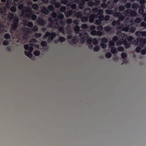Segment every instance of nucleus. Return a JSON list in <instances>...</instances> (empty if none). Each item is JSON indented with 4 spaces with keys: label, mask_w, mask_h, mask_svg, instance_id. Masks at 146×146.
Returning a JSON list of instances; mask_svg holds the SVG:
<instances>
[{
    "label": "nucleus",
    "mask_w": 146,
    "mask_h": 146,
    "mask_svg": "<svg viewBox=\"0 0 146 146\" xmlns=\"http://www.w3.org/2000/svg\"><path fill=\"white\" fill-rule=\"evenodd\" d=\"M8 18L9 21H12L13 23L11 25V29L13 31H15L17 29L19 22V18L17 17L14 18V15L13 13H9L8 16Z\"/></svg>",
    "instance_id": "obj_1"
},
{
    "label": "nucleus",
    "mask_w": 146,
    "mask_h": 146,
    "mask_svg": "<svg viewBox=\"0 0 146 146\" xmlns=\"http://www.w3.org/2000/svg\"><path fill=\"white\" fill-rule=\"evenodd\" d=\"M33 11L32 10L31 13H30L29 12H27V13H25V11H23L22 14L23 16L26 18L31 19L33 21L37 19V16L36 15L33 14Z\"/></svg>",
    "instance_id": "obj_2"
},
{
    "label": "nucleus",
    "mask_w": 146,
    "mask_h": 146,
    "mask_svg": "<svg viewBox=\"0 0 146 146\" xmlns=\"http://www.w3.org/2000/svg\"><path fill=\"white\" fill-rule=\"evenodd\" d=\"M96 29V27L94 25H92L90 27V30L91 31V34L92 36L97 35L98 36H101L103 34L102 32L96 31L95 29Z\"/></svg>",
    "instance_id": "obj_3"
},
{
    "label": "nucleus",
    "mask_w": 146,
    "mask_h": 146,
    "mask_svg": "<svg viewBox=\"0 0 146 146\" xmlns=\"http://www.w3.org/2000/svg\"><path fill=\"white\" fill-rule=\"evenodd\" d=\"M18 8L20 9H22V11L21 14L23 16L22 11H25V13H27V12H29L31 13L32 12V9L31 7H24V5L22 4H21L19 5L18 6Z\"/></svg>",
    "instance_id": "obj_4"
},
{
    "label": "nucleus",
    "mask_w": 146,
    "mask_h": 146,
    "mask_svg": "<svg viewBox=\"0 0 146 146\" xmlns=\"http://www.w3.org/2000/svg\"><path fill=\"white\" fill-rule=\"evenodd\" d=\"M71 7L72 10L65 12L64 13L66 17H70L71 15L73 14V0H71Z\"/></svg>",
    "instance_id": "obj_5"
},
{
    "label": "nucleus",
    "mask_w": 146,
    "mask_h": 146,
    "mask_svg": "<svg viewBox=\"0 0 146 146\" xmlns=\"http://www.w3.org/2000/svg\"><path fill=\"white\" fill-rule=\"evenodd\" d=\"M137 41L139 42L140 43L139 46H141V48L143 47L145 44H146V38H143L140 37L137 38Z\"/></svg>",
    "instance_id": "obj_6"
},
{
    "label": "nucleus",
    "mask_w": 146,
    "mask_h": 146,
    "mask_svg": "<svg viewBox=\"0 0 146 146\" xmlns=\"http://www.w3.org/2000/svg\"><path fill=\"white\" fill-rule=\"evenodd\" d=\"M55 25L53 26V28H58V31L60 33H62L63 34L65 33V29L63 27L61 26L59 27V23L58 22L55 23Z\"/></svg>",
    "instance_id": "obj_7"
},
{
    "label": "nucleus",
    "mask_w": 146,
    "mask_h": 146,
    "mask_svg": "<svg viewBox=\"0 0 146 146\" xmlns=\"http://www.w3.org/2000/svg\"><path fill=\"white\" fill-rule=\"evenodd\" d=\"M80 36L82 39L81 40V42L82 43H84L86 41V40L88 37V35L86 33H80Z\"/></svg>",
    "instance_id": "obj_8"
},
{
    "label": "nucleus",
    "mask_w": 146,
    "mask_h": 146,
    "mask_svg": "<svg viewBox=\"0 0 146 146\" xmlns=\"http://www.w3.org/2000/svg\"><path fill=\"white\" fill-rule=\"evenodd\" d=\"M80 36L82 39L81 40V42L82 43H84L86 41V40L88 37V35L86 33H80Z\"/></svg>",
    "instance_id": "obj_9"
},
{
    "label": "nucleus",
    "mask_w": 146,
    "mask_h": 146,
    "mask_svg": "<svg viewBox=\"0 0 146 146\" xmlns=\"http://www.w3.org/2000/svg\"><path fill=\"white\" fill-rule=\"evenodd\" d=\"M76 7V5L74 3V10L75 9ZM76 16L78 19H80L83 16V13L82 12L79 11L78 12L75 13V11L74 10V16Z\"/></svg>",
    "instance_id": "obj_10"
},
{
    "label": "nucleus",
    "mask_w": 146,
    "mask_h": 146,
    "mask_svg": "<svg viewBox=\"0 0 146 146\" xmlns=\"http://www.w3.org/2000/svg\"><path fill=\"white\" fill-rule=\"evenodd\" d=\"M36 22L38 25H40L43 26L45 24V22L41 18H38L36 20Z\"/></svg>",
    "instance_id": "obj_11"
},
{
    "label": "nucleus",
    "mask_w": 146,
    "mask_h": 146,
    "mask_svg": "<svg viewBox=\"0 0 146 146\" xmlns=\"http://www.w3.org/2000/svg\"><path fill=\"white\" fill-rule=\"evenodd\" d=\"M116 29H120L122 31H124L126 32L128 31L129 29V27H125L123 25L119 26V27L118 28H117Z\"/></svg>",
    "instance_id": "obj_12"
},
{
    "label": "nucleus",
    "mask_w": 146,
    "mask_h": 146,
    "mask_svg": "<svg viewBox=\"0 0 146 146\" xmlns=\"http://www.w3.org/2000/svg\"><path fill=\"white\" fill-rule=\"evenodd\" d=\"M50 2L52 4L54 5L56 8H58L61 6L60 3L59 2H56V0H52Z\"/></svg>",
    "instance_id": "obj_13"
},
{
    "label": "nucleus",
    "mask_w": 146,
    "mask_h": 146,
    "mask_svg": "<svg viewBox=\"0 0 146 146\" xmlns=\"http://www.w3.org/2000/svg\"><path fill=\"white\" fill-rule=\"evenodd\" d=\"M138 16L137 14L136 11L134 10H132L131 9L130 11L129 16L131 17H137Z\"/></svg>",
    "instance_id": "obj_14"
},
{
    "label": "nucleus",
    "mask_w": 146,
    "mask_h": 146,
    "mask_svg": "<svg viewBox=\"0 0 146 146\" xmlns=\"http://www.w3.org/2000/svg\"><path fill=\"white\" fill-rule=\"evenodd\" d=\"M91 13V10L89 8H87L85 9L84 10L83 13L85 15H88Z\"/></svg>",
    "instance_id": "obj_15"
},
{
    "label": "nucleus",
    "mask_w": 146,
    "mask_h": 146,
    "mask_svg": "<svg viewBox=\"0 0 146 146\" xmlns=\"http://www.w3.org/2000/svg\"><path fill=\"white\" fill-rule=\"evenodd\" d=\"M32 29H29L27 27H25L23 29L24 34H29L31 33Z\"/></svg>",
    "instance_id": "obj_16"
},
{
    "label": "nucleus",
    "mask_w": 146,
    "mask_h": 146,
    "mask_svg": "<svg viewBox=\"0 0 146 146\" xmlns=\"http://www.w3.org/2000/svg\"><path fill=\"white\" fill-rule=\"evenodd\" d=\"M41 12L42 13L46 15H47L49 13L48 10L45 7H43L41 9Z\"/></svg>",
    "instance_id": "obj_17"
},
{
    "label": "nucleus",
    "mask_w": 146,
    "mask_h": 146,
    "mask_svg": "<svg viewBox=\"0 0 146 146\" xmlns=\"http://www.w3.org/2000/svg\"><path fill=\"white\" fill-rule=\"evenodd\" d=\"M113 29L112 27H111L108 26H107L104 28V31L107 32H110L111 33L113 32L112 29Z\"/></svg>",
    "instance_id": "obj_18"
},
{
    "label": "nucleus",
    "mask_w": 146,
    "mask_h": 146,
    "mask_svg": "<svg viewBox=\"0 0 146 146\" xmlns=\"http://www.w3.org/2000/svg\"><path fill=\"white\" fill-rule=\"evenodd\" d=\"M56 33L55 32H52L50 33V34H49V36L48 37L50 38L52 41L53 40L54 38L56 37Z\"/></svg>",
    "instance_id": "obj_19"
},
{
    "label": "nucleus",
    "mask_w": 146,
    "mask_h": 146,
    "mask_svg": "<svg viewBox=\"0 0 146 146\" xmlns=\"http://www.w3.org/2000/svg\"><path fill=\"white\" fill-rule=\"evenodd\" d=\"M139 14L141 15V14H143L144 12V8H145V6L144 5H140L139 7Z\"/></svg>",
    "instance_id": "obj_20"
},
{
    "label": "nucleus",
    "mask_w": 146,
    "mask_h": 146,
    "mask_svg": "<svg viewBox=\"0 0 146 146\" xmlns=\"http://www.w3.org/2000/svg\"><path fill=\"white\" fill-rule=\"evenodd\" d=\"M1 13L2 15H4L6 12V9L5 7L3 6L0 9Z\"/></svg>",
    "instance_id": "obj_21"
},
{
    "label": "nucleus",
    "mask_w": 146,
    "mask_h": 146,
    "mask_svg": "<svg viewBox=\"0 0 146 146\" xmlns=\"http://www.w3.org/2000/svg\"><path fill=\"white\" fill-rule=\"evenodd\" d=\"M48 21L49 22H51V23L49 25V27H53V26L55 25H54V22L52 18L51 17H50L48 19Z\"/></svg>",
    "instance_id": "obj_22"
},
{
    "label": "nucleus",
    "mask_w": 146,
    "mask_h": 146,
    "mask_svg": "<svg viewBox=\"0 0 146 146\" xmlns=\"http://www.w3.org/2000/svg\"><path fill=\"white\" fill-rule=\"evenodd\" d=\"M75 2L78 4H85V2L84 0H74V3Z\"/></svg>",
    "instance_id": "obj_23"
},
{
    "label": "nucleus",
    "mask_w": 146,
    "mask_h": 146,
    "mask_svg": "<svg viewBox=\"0 0 146 146\" xmlns=\"http://www.w3.org/2000/svg\"><path fill=\"white\" fill-rule=\"evenodd\" d=\"M131 10L130 9H127L126 10L124 11L123 14L124 15L126 16H129L130 11Z\"/></svg>",
    "instance_id": "obj_24"
},
{
    "label": "nucleus",
    "mask_w": 146,
    "mask_h": 146,
    "mask_svg": "<svg viewBox=\"0 0 146 146\" xmlns=\"http://www.w3.org/2000/svg\"><path fill=\"white\" fill-rule=\"evenodd\" d=\"M25 55H27L28 57L31 58L33 56L32 54L28 51H25Z\"/></svg>",
    "instance_id": "obj_25"
},
{
    "label": "nucleus",
    "mask_w": 146,
    "mask_h": 146,
    "mask_svg": "<svg viewBox=\"0 0 146 146\" xmlns=\"http://www.w3.org/2000/svg\"><path fill=\"white\" fill-rule=\"evenodd\" d=\"M118 20L120 21H122L124 19V17L122 15V13L118 17Z\"/></svg>",
    "instance_id": "obj_26"
},
{
    "label": "nucleus",
    "mask_w": 146,
    "mask_h": 146,
    "mask_svg": "<svg viewBox=\"0 0 146 146\" xmlns=\"http://www.w3.org/2000/svg\"><path fill=\"white\" fill-rule=\"evenodd\" d=\"M81 21L82 22H86L88 20V19L86 17H84L83 16L82 17L81 19Z\"/></svg>",
    "instance_id": "obj_27"
},
{
    "label": "nucleus",
    "mask_w": 146,
    "mask_h": 146,
    "mask_svg": "<svg viewBox=\"0 0 146 146\" xmlns=\"http://www.w3.org/2000/svg\"><path fill=\"white\" fill-rule=\"evenodd\" d=\"M98 25V26H97L96 27L97 30H98V31L102 32L104 30L103 27L101 25Z\"/></svg>",
    "instance_id": "obj_28"
},
{
    "label": "nucleus",
    "mask_w": 146,
    "mask_h": 146,
    "mask_svg": "<svg viewBox=\"0 0 146 146\" xmlns=\"http://www.w3.org/2000/svg\"><path fill=\"white\" fill-rule=\"evenodd\" d=\"M111 52L112 54H116L117 52V49L114 47L111 48Z\"/></svg>",
    "instance_id": "obj_29"
},
{
    "label": "nucleus",
    "mask_w": 146,
    "mask_h": 146,
    "mask_svg": "<svg viewBox=\"0 0 146 146\" xmlns=\"http://www.w3.org/2000/svg\"><path fill=\"white\" fill-rule=\"evenodd\" d=\"M121 14V12H113V13L112 14L113 16L114 17H118V16L120 14Z\"/></svg>",
    "instance_id": "obj_30"
},
{
    "label": "nucleus",
    "mask_w": 146,
    "mask_h": 146,
    "mask_svg": "<svg viewBox=\"0 0 146 146\" xmlns=\"http://www.w3.org/2000/svg\"><path fill=\"white\" fill-rule=\"evenodd\" d=\"M113 11L112 10H109L107 9L106 11V13L107 14L111 15L113 13Z\"/></svg>",
    "instance_id": "obj_31"
},
{
    "label": "nucleus",
    "mask_w": 146,
    "mask_h": 146,
    "mask_svg": "<svg viewBox=\"0 0 146 146\" xmlns=\"http://www.w3.org/2000/svg\"><path fill=\"white\" fill-rule=\"evenodd\" d=\"M25 22L27 23V26L30 28H32L33 27V24L31 22H28L27 21H25Z\"/></svg>",
    "instance_id": "obj_32"
},
{
    "label": "nucleus",
    "mask_w": 146,
    "mask_h": 146,
    "mask_svg": "<svg viewBox=\"0 0 146 146\" xmlns=\"http://www.w3.org/2000/svg\"><path fill=\"white\" fill-rule=\"evenodd\" d=\"M32 8L35 10H37L38 9L39 7L38 5L34 3L32 5Z\"/></svg>",
    "instance_id": "obj_33"
},
{
    "label": "nucleus",
    "mask_w": 146,
    "mask_h": 146,
    "mask_svg": "<svg viewBox=\"0 0 146 146\" xmlns=\"http://www.w3.org/2000/svg\"><path fill=\"white\" fill-rule=\"evenodd\" d=\"M139 6L138 4L134 3L132 5V8L133 9H137V8L139 7Z\"/></svg>",
    "instance_id": "obj_34"
},
{
    "label": "nucleus",
    "mask_w": 146,
    "mask_h": 146,
    "mask_svg": "<svg viewBox=\"0 0 146 146\" xmlns=\"http://www.w3.org/2000/svg\"><path fill=\"white\" fill-rule=\"evenodd\" d=\"M54 6L52 5H50L48 7V10L50 11H54Z\"/></svg>",
    "instance_id": "obj_35"
},
{
    "label": "nucleus",
    "mask_w": 146,
    "mask_h": 146,
    "mask_svg": "<svg viewBox=\"0 0 146 146\" xmlns=\"http://www.w3.org/2000/svg\"><path fill=\"white\" fill-rule=\"evenodd\" d=\"M4 38L8 40L11 38V36L9 34L6 33L5 34Z\"/></svg>",
    "instance_id": "obj_36"
},
{
    "label": "nucleus",
    "mask_w": 146,
    "mask_h": 146,
    "mask_svg": "<svg viewBox=\"0 0 146 146\" xmlns=\"http://www.w3.org/2000/svg\"><path fill=\"white\" fill-rule=\"evenodd\" d=\"M134 38L131 36H129L127 38V40L129 42H132V40L134 39Z\"/></svg>",
    "instance_id": "obj_37"
},
{
    "label": "nucleus",
    "mask_w": 146,
    "mask_h": 146,
    "mask_svg": "<svg viewBox=\"0 0 146 146\" xmlns=\"http://www.w3.org/2000/svg\"><path fill=\"white\" fill-rule=\"evenodd\" d=\"M94 5L97 6L100 4V1L99 0L95 1L94 2Z\"/></svg>",
    "instance_id": "obj_38"
},
{
    "label": "nucleus",
    "mask_w": 146,
    "mask_h": 146,
    "mask_svg": "<svg viewBox=\"0 0 146 146\" xmlns=\"http://www.w3.org/2000/svg\"><path fill=\"white\" fill-rule=\"evenodd\" d=\"M102 23V21L97 19L96 20L95 24L97 25H101Z\"/></svg>",
    "instance_id": "obj_39"
},
{
    "label": "nucleus",
    "mask_w": 146,
    "mask_h": 146,
    "mask_svg": "<svg viewBox=\"0 0 146 146\" xmlns=\"http://www.w3.org/2000/svg\"><path fill=\"white\" fill-rule=\"evenodd\" d=\"M65 40V38L63 36L60 37L58 39V41L61 42H64Z\"/></svg>",
    "instance_id": "obj_40"
},
{
    "label": "nucleus",
    "mask_w": 146,
    "mask_h": 146,
    "mask_svg": "<svg viewBox=\"0 0 146 146\" xmlns=\"http://www.w3.org/2000/svg\"><path fill=\"white\" fill-rule=\"evenodd\" d=\"M108 40L106 38L104 37L102 38L101 40L102 43H105L108 42Z\"/></svg>",
    "instance_id": "obj_41"
},
{
    "label": "nucleus",
    "mask_w": 146,
    "mask_h": 146,
    "mask_svg": "<svg viewBox=\"0 0 146 146\" xmlns=\"http://www.w3.org/2000/svg\"><path fill=\"white\" fill-rule=\"evenodd\" d=\"M10 10L12 12H15L17 11L16 7L15 6L12 7L10 8Z\"/></svg>",
    "instance_id": "obj_42"
},
{
    "label": "nucleus",
    "mask_w": 146,
    "mask_h": 146,
    "mask_svg": "<svg viewBox=\"0 0 146 146\" xmlns=\"http://www.w3.org/2000/svg\"><path fill=\"white\" fill-rule=\"evenodd\" d=\"M60 10L61 12H64L66 10V7H65L63 6L60 7Z\"/></svg>",
    "instance_id": "obj_43"
},
{
    "label": "nucleus",
    "mask_w": 146,
    "mask_h": 146,
    "mask_svg": "<svg viewBox=\"0 0 146 146\" xmlns=\"http://www.w3.org/2000/svg\"><path fill=\"white\" fill-rule=\"evenodd\" d=\"M104 13V11L103 9H99V10L98 12V15H103Z\"/></svg>",
    "instance_id": "obj_44"
},
{
    "label": "nucleus",
    "mask_w": 146,
    "mask_h": 146,
    "mask_svg": "<svg viewBox=\"0 0 146 146\" xmlns=\"http://www.w3.org/2000/svg\"><path fill=\"white\" fill-rule=\"evenodd\" d=\"M91 16L93 17L94 19H97L98 17V14H91Z\"/></svg>",
    "instance_id": "obj_45"
},
{
    "label": "nucleus",
    "mask_w": 146,
    "mask_h": 146,
    "mask_svg": "<svg viewBox=\"0 0 146 146\" xmlns=\"http://www.w3.org/2000/svg\"><path fill=\"white\" fill-rule=\"evenodd\" d=\"M136 30V28L134 27H132L129 30V32L131 33H133Z\"/></svg>",
    "instance_id": "obj_46"
},
{
    "label": "nucleus",
    "mask_w": 146,
    "mask_h": 146,
    "mask_svg": "<svg viewBox=\"0 0 146 146\" xmlns=\"http://www.w3.org/2000/svg\"><path fill=\"white\" fill-rule=\"evenodd\" d=\"M33 54L35 56H38L40 54V52L39 51L36 50L34 52Z\"/></svg>",
    "instance_id": "obj_47"
},
{
    "label": "nucleus",
    "mask_w": 146,
    "mask_h": 146,
    "mask_svg": "<svg viewBox=\"0 0 146 146\" xmlns=\"http://www.w3.org/2000/svg\"><path fill=\"white\" fill-rule=\"evenodd\" d=\"M99 9L97 7H95L92 9V12L94 13H98Z\"/></svg>",
    "instance_id": "obj_48"
},
{
    "label": "nucleus",
    "mask_w": 146,
    "mask_h": 146,
    "mask_svg": "<svg viewBox=\"0 0 146 146\" xmlns=\"http://www.w3.org/2000/svg\"><path fill=\"white\" fill-rule=\"evenodd\" d=\"M119 37L120 38H121L122 39H124L126 37V35L124 33H121L119 35Z\"/></svg>",
    "instance_id": "obj_49"
},
{
    "label": "nucleus",
    "mask_w": 146,
    "mask_h": 146,
    "mask_svg": "<svg viewBox=\"0 0 146 146\" xmlns=\"http://www.w3.org/2000/svg\"><path fill=\"white\" fill-rule=\"evenodd\" d=\"M49 34H50V33L49 32H47L45 35L43 36L44 39H46L49 36Z\"/></svg>",
    "instance_id": "obj_50"
},
{
    "label": "nucleus",
    "mask_w": 146,
    "mask_h": 146,
    "mask_svg": "<svg viewBox=\"0 0 146 146\" xmlns=\"http://www.w3.org/2000/svg\"><path fill=\"white\" fill-rule=\"evenodd\" d=\"M78 7L80 9H84V5L85 4H78Z\"/></svg>",
    "instance_id": "obj_51"
},
{
    "label": "nucleus",
    "mask_w": 146,
    "mask_h": 146,
    "mask_svg": "<svg viewBox=\"0 0 146 146\" xmlns=\"http://www.w3.org/2000/svg\"><path fill=\"white\" fill-rule=\"evenodd\" d=\"M118 9L119 11H122L125 10V7L123 6H120L119 7Z\"/></svg>",
    "instance_id": "obj_52"
},
{
    "label": "nucleus",
    "mask_w": 146,
    "mask_h": 146,
    "mask_svg": "<svg viewBox=\"0 0 146 146\" xmlns=\"http://www.w3.org/2000/svg\"><path fill=\"white\" fill-rule=\"evenodd\" d=\"M98 18V20L102 22L104 20V16L103 15H99Z\"/></svg>",
    "instance_id": "obj_53"
},
{
    "label": "nucleus",
    "mask_w": 146,
    "mask_h": 146,
    "mask_svg": "<svg viewBox=\"0 0 146 146\" xmlns=\"http://www.w3.org/2000/svg\"><path fill=\"white\" fill-rule=\"evenodd\" d=\"M141 49V46H139L136 48L135 51L139 53L140 52Z\"/></svg>",
    "instance_id": "obj_54"
},
{
    "label": "nucleus",
    "mask_w": 146,
    "mask_h": 146,
    "mask_svg": "<svg viewBox=\"0 0 146 146\" xmlns=\"http://www.w3.org/2000/svg\"><path fill=\"white\" fill-rule=\"evenodd\" d=\"M101 6L103 9H105L107 7L108 4L106 3L105 2H104L101 4Z\"/></svg>",
    "instance_id": "obj_55"
},
{
    "label": "nucleus",
    "mask_w": 146,
    "mask_h": 146,
    "mask_svg": "<svg viewBox=\"0 0 146 146\" xmlns=\"http://www.w3.org/2000/svg\"><path fill=\"white\" fill-rule=\"evenodd\" d=\"M81 27L82 29H87L88 28V26L86 24H82L81 26Z\"/></svg>",
    "instance_id": "obj_56"
},
{
    "label": "nucleus",
    "mask_w": 146,
    "mask_h": 146,
    "mask_svg": "<svg viewBox=\"0 0 146 146\" xmlns=\"http://www.w3.org/2000/svg\"><path fill=\"white\" fill-rule=\"evenodd\" d=\"M124 48L122 46H120L118 47L117 48V50L119 51L122 52L124 50Z\"/></svg>",
    "instance_id": "obj_57"
},
{
    "label": "nucleus",
    "mask_w": 146,
    "mask_h": 146,
    "mask_svg": "<svg viewBox=\"0 0 146 146\" xmlns=\"http://www.w3.org/2000/svg\"><path fill=\"white\" fill-rule=\"evenodd\" d=\"M121 56L122 58H125L127 56V55L125 52H122Z\"/></svg>",
    "instance_id": "obj_58"
},
{
    "label": "nucleus",
    "mask_w": 146,
    "mask_h": 146,
    "mask_svg": "<svg viewBox=\"0 0 146 146\" xmlns=\"http://www.w3.org/2000/svg\"><path fill=\"white\" fill-rule=\"evenodd\" d=\"M100 45L102 47V48L104 49L107 46L106 44L104 43H101Z\"/></svg>",
    "instance_id": "obj_59"
},
{
    "label": "nucleus",
    "mask_w": 146,
    "mask_h": 146,
    "mask_svg": "<svg viewBox=\"0 0 146 146\" xmlns=\"http://www.w3.org/2000/svg\"><path fill=\"white\" fill-rule=\"evenodd\" d=\"M100 47L99 46H95L94 48V50L95 52H97L99 50Z\"/></svg>",
    "instance_id": "obj_60"
},
{
    "label": "nucleus",
    "mask_w": 146,
    "mask_h": 146,
    "mask_svg": "<svg viewBox=\"0 0 146 146\" xmlns=\"http://www.w3.org/2000/svg\"><path fill=\"white\" fill-rule=\"evenodd\" d=\"M109 43L110 47H111V46H113L115 45V42L113 40L110 41Z\"/></svg>",
    "instance_id": "obj_61"
},
{
    "label": "nucleus",
    "mask_w": 146,
    "mask_h": 146,
    "mask_svg": "<svg viewBox=\"0 0 146 146\" xmlns=\"http://www.w3.org/2000/svg\"><path fill=\"white\" fill-rule=\"evenodd\" d=\"M106 57L108 58H110L111 56V54L110 52H107L105 55Z\"/></svg>",
    "instance_id": "obj_62"
},
{
    "label": "nucleus",
    "mask_w": 146,
    "mask_h": 146,
    "mask_svg": "<svg viewBox=\"0 0 146 146\" xmlns=\"http://www.w3.org/2000/svg\"><path fill=\"white\" fill-rule=\"evenodd\" d=\"M41 44L42 46L44 47L47 45V43L46 41H43L41 42Z\"/></svg>",
    "instance_id": "obj_63"
},
{
    "label": "nucleus",
    "mask_w": 146,
    "mask_h": 146,
    "mask_svg": "<svg viewBox=\"0 0 146 146\" xmlns=\"http://www.w3.org/2000/svg\"><path fill=\"white\" fill-rule=\"evenodd\" d=\"M66 23L68 24H70L72 22V20L70 19H68L66 21Z\"/></svg>",
    "instance_id": "obj_64"
}]
</instances>
